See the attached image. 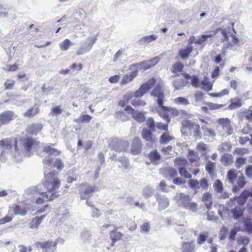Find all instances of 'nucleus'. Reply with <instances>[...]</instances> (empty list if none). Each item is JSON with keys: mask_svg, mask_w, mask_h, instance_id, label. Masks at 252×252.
Here are the masks:
<instances>
[{"mask_svg": "<svg viewBox=\"0 0 252 252\" xmlns=\"http://www.w3.org/2000/svg\"><path fill=\"white\" fill-rule=\"evenodd\" d=\"M202 200L205 204L206 207L210 209L212 205V195L209 192H205L203 194Z\"/></svg>", "mask_w": 252, "mask_h": 252, "instance_id": "34", "label": "nucleus"}, {"mask_svg": "<svg viewBox=\"0 0 252 252\" xmlns=\"http://www.w3.org/2000/svg\"><path fill=\"white\" fill-rule=\"evenodd\" d=\"M143 144L141 140L138 137H135L132 140L130 151L133 155L140 154L142 151Z\"/></svg>", "mask_w": 252, "mask_h": 252, "instance_id": "12", "label": "nucleus"}, {"mask_svg": "<svg viewBox=\"0 0 252 252\" xmlns=\"http://www.w3.org/2000/svg\"><path fill=\"white\" fill-rule=\"evenodd\" d=\"M202 85V89L206 91H210L212 90L213 87V84L209 82V79L207 77H205L204 80L201 82Z\"/></svg>", "mask_w": 252, "mask_h": 252, "instance_id": "41", "label": "nucleus"}, {"mask_svg": "<svg viewBox=\"0 0 252 252\" xmlns=\"http://www.w3.org/2000/svg\"><path fill=\"white\" fill-rule=\"evenodd\" d=\"M70 68L73 71L76 70L77 71H80L82 70L83 69V64L82 63H81L78 64H77L76 63H74L70 66Z\"/></svg>", "mask_w": 252, "mask_h": 252, "instance_id": "62", "label": "nucleus"}, {"mask_svg": "<svg viewBox=\"0 0 252 252\" xmlns=\"http://www.w3.org/2000/svg\"><path fill=\"white\" fill-rule=\"evenodd\" d=\"M248 197V190L244 189L239 196H235L233 198H231L229 203L234 204V201L237 199V204L242 207L246 203Z\"/></svg>", "mask_w": 252, "mask_h": 252, "instance_id": "15", "label": "nucleus"}, {"mask_svg": "<svg viewBox=\"0 0 252 252\" xmlns=\"http://www.w3.org/2000/svg\"><path fill=\"white\" fill-rule=\"evenodd\" d=\"M246 158L242 157H239L236 159L235 166L237 168H240L246 163Z\"/></svg>", "mask_w": 252, "mask_h": 252, "instance_id": "53", "label": "nucleus"}, {"mask_svg": "<svg viewBox=\"0 0 252 252\" xmlns=\"http://www.w3.org/2000/svg\"><path fill=\"white\" fill-rule=\"evenodd\" d=\"M249 242V238L246 236L241 237L237 240V243L239 245L247 246Z\"/></svg>", "mask_w": 252, "mask_h": 252, "instance_id": "57", "label": "nucleus"}, {"mask_svg": "<svg viewBox=\"0 0 252 252\" xmlns=\"http://www.w3.org/2000/svg\"><path fill=\"white\" fill-rule=\"evenodd\" d=\"M138 75V70L133 69L129 73L124 75L121 82V85H125L131 82Z\"/></svg>", "mask_w": 252, "mask_h": 252, "instance_id": "20", "label": "nucleus"}, {"mask_svg": "<svg viewBox=\"0 0 252 252\" xmlns=\"http://www.w3.org/2000/svg\"><path fill=\"white\" fill-rule=\"evenodd\" d=\"M148 158L152 163H154L160 160L161 156L157 150H155L148 154Z\"/></svg>", "mask_w": 252, "mask_h": 252, "instance_id": "33", "label": "nucleus"}, {"mask_svg": "<svg viewBox=\"0 0 252 252\" xmlns=\"http://www.w3.org/2000/svg\"><path fill=\"white\" fill-rule=\"evenodd\" d=\"M158 37L156 35H150L148 36H146L140 38L138 42L140 44H144L146 43H149L152 41H154L157 39Z\"/></svg>", "mask_w": 252, "mask_h": 252, "instance_id": "39", "label": "nucleus"}, {"mask_svg": "<svg viewBox=\"0 0 252 252\" xmlns=\"http://www.w3.org/2000/svg\"><path fill=\"white\" fill-rule=\"evenodd\" d=\"M213 187L214 188V189L217 192H221L223 190V186L220 180H217L214 185Z\"/></svg>", "mask_w": 252, "mask_h": 252, "instance_id": "51", "label": "nucleus"}, {"mask_svg": "<svg viewBox=\"0 0 252 252\" xmlns=\"http://www.w3.org/2000/svg\"><path fill=\"white\" fill-rule=\"evenodd\" d=\"M182 125L184 128L191 130L193 128L196 124L190 120H186L183 122Z\"/></svg>", "mask_w": 252, "mask_h": 252, "instance_id": "49", "label": "nucleus"}, {"mask_svg": "<svg viewBox=\"0 0 252 252\" xmlns=\"http://www.w3.org/2000/svg\"><path fill=\"white\" fill-rule=\"evenodd\" d=\"M151 94L152 96L157 97V101L159 108L158 110V115L161 118H167V116H166L165 114L163 113L165 110L163 108L168 107V106L163 105L165 96L161 86L159 84L157 85L151 92Z\"/></svg>", "mask_w": 252, "mask_h": 252, "instance_id": "2", "label": "nucleus"}, {"mask_svg": "<svg viewBox=\"0 0 252 252\" xmlns=\"http://www.w3.org/2000/svg\"><path fill=\"white\" fill-rule=\"evenodd\" d=\"M163 108L165 110L163 113H164L166 116H167V118L163 117L161 118L168 123L170 122L171 118L172 117H176L179 116L183 118H189L190 117V114L184 109L179 110L175 107L170 106L164 107Z\"/></svg>", "mask_w": 252, "mask_h": 252, "instance_id": "3", "label": "nucleus"}, {"mask_svg": "<svg viewBox=\"0 0 252 252\" xmlns=\"http://www.w3.org/2000/svg\"><path fill=\"white\" fill-rule=\"evenodd\" d=\"M39 108L37 104L28 109L24 114V116L27 118H32L37 115L39 113Z\"/></svg>", "mask_w": 252, "mask_h": 252, "instance_id": "26", "label": "nucleus"}, {"mask_svg": "<svg viewBox=\"0 0 252 252\" xmlns=\"http://www.w3.org/2000/svg\"><path fill=\"white\" fill-rule=\"evenodd\" d=\"M192 130H193L194 136L196 138H201L200 127L198 124H196Z\"/></svg>", "mask_w": 252, "mask_h": 252, "instance_id": "58", "label": "nucleus"}, {"mask_svg": "<svg viewBox=\"0 0 252 252\" xmlns=\"http://www.w3.org/2000/svg\"><path fill=\"white\" fill-rule=\"evenodd\" d=\"M208 237L209 234L208 232H205L200 234L197 238V243L199 245L203 244Z\"/></svg>", "mask_w": 252, "mask_h": 252, "instance_id": "50", "label": "nucleus"}, {"mask_svg": "<svg viewBox=\"0 0 252 252\" xmlns=\"http://www.w3.org/2000/svg\"><path fill=\"white\" fill-rule=\"evenodd\" d=\"M232 148V145L229 142H225L222 143L218 147V150L221 153H224L225 152H229L231 151Z\"/></svg>", "mask_w": 252, "mask_h": 252, "instance_id": "40", "label": "nucleus"}, {"mask_svg": "<svg viewBox=\"0 0 252 252\" xmlns=\"http://www.w3.org/2000/svg\"><path fill=\"white\" fill-rule=\"evenodd\" d=\"M166 124H163L161 122L156 123V127L158 129L167 131L168 129V125L169 123L166 122Z\"/></svg>", "mask_w": 252, "mask_h": 252, "instance_id": "54", "label": "nucleus"}, {"mask_svg": "<svg viewBox=\"0 0 252 252\" xmlns=\"http://www.w3.org/2000/svg\"><path fill=\"white\" fill-rule=\"evenodd\" d=\"M43 152L50 155L55 156H59L62 153L60 150L52 147L51 145H47L43 147Z\"/></svg>", "mask_w": 252, "mask_h": 252, "instance_id": "28", "label": "nucleus"}, {"mask_svg": "<svg viewBox=\"0 0 252 252\" xmlns=\"http://www.w3.org/2000/svg\"><path fill=\"white\" fill-rule=\"evenodd\" d=\"M159 61V58L158 57H155L149 61H144L138 63H133L129 66V69L147 70L155 66Z\"/></svg>", "mask_w": 252, "mask_h": 252, "instance_id": "7", "label": "nucleus"}, {"mask_svg": "<svg viewBox=\"0 0 252 252\" xmlns=\"http://www.w3.org/2000/svg\"><path fill=\"white\" fill-rule=\"evenodd\" d=\"M72 43L68 39H65L60 43L59 46L62 51L67 50Z\"/></svg>", "mask_w": 252, "mask_h": 252, "instance_id": "45", "label": "nucleus"}, {"mask_svg": "<svg viewBox=\"0 0 252 252\" xmlns=\"http://www.w3.org/2000/svg\"><path fill=\"white\" fill-rule=\"evenodd\" d=\"M28 209L25 206L20 204H13L10 206L8 209V213L9 215L14 216H25L27 214Z\"/></svg>", "mask_w": 252, "mask_h": 252, "instance_id": "11", "label": "nucleus"}, {"mask_svg": "<svg viewBox=\"0 0 252 252\" xmlns=\"http://www.w3.org/2000/svg\"><path fill=\"white\" fill-rule=\"evenodd\" d=\"M17 115L11 110H5L0 113V127L3 125L9 124L15 120Z\"/></svg>", "mask_w": 252, "mask_h": 252, "instance_id": "10", "label": "nucleus"}, {"mask_svg": "<svg viewBox=\"0 0 252 252\" xmlns=\"http://www.w3.org/2000/svg\"><path fill=\"white\" fill-rule=\"evenodd\" d=\"M174 103L176 105L187 106L189 104V100L184 97H178L173 99Z\"/></svg>", "mask_w": 252, "mask_h": 252, "instance_id": "43", "label": "nucleus"}, {"mask_svg": "<svg viewBox=\"0 0 252 252\" xmlns=\"http://www.w3.org/2000/svg\"><path fill=\"white\" fill-rule=\"evenodd\" d=\"M184 65L183 63L180 62H178L172 64L171 71L172 73L175 74L173 77L179 76L178 73L183 71Z\"/></svg>", "mask_w": 252, "mask_h": 252, "instance_id": "27", "label": "nucleus"}, {"mask_svg": "<svg viewBox=\"0 0 252 252\" xmlns=\"http://www.w3.org/2000/svg\"><path fill=\"white\" fill-rule=\"evenodd\" d=\"M131 104L135 107H142L146 104V102L145 100L138 98L131 100Z\"/></svg>", "mask_w": 252, "mask_h": 252, "instance_id": "47", "label": "nucleus"}, {"mask_svg": "<svg viewBox=\"0 0 252 252\" xmlns=\"http://www.w3.org/2000/svg\"><path fill=\"white\" fill-rule=\"evenodd\" d=\"M182 249L183 252H193L195 249V246L193 242H184L182 244Z\"/></svg>", "mask_w": 252, "mask_h": 252, "instance_id": "38", "label": "nucleus"}, {"mask_svg": "<svg viewBox=\"0 0 252 252\" xmlns=\"http://www.w3.org/2000/svg\"><path fill=\"white\" fill-rule=\"evenodd\" d=\"M166 174L171 178H174L177 175V171L173 167H169L166 169Z\"/></svg>", "mask_w": 252, "mask_h": 252, "instance_id": "63", "label": "nucleus"}, {"mask_svg": "<svg viewBox=\"0 0 252 252\" xmlns=\"http://www.w3.org/2000/svg\"><path fill=\"white\" fill-rule=\"evenodd\" d=\"M19 141L26 151L28 152L32 150V146L35 143L34 139L32 137L21 138Z\"/></svg>", "mask_w": 252, "mask_h": 252, "instance_id": "18", "label": "nucleus"}, {"mask_svg": "<svg viewBox=\"0 0 252 252\" xmlns=\"http://www.w3.org/2000/svg\"><path fill=\"white\" fill-rule=\"evenodd\" d=\"M248 153L249 150L244 148H236L234 151V154L241 156L248 154Z\"/></svg>", "mask_w": 252, "mask_h": 252, "instance_id": "59", "label": "nucleus"}, {"mask_svg": "<svg viewBox=\"0 0 252 252\" xmlns=\"http://www.w3.org/2000/svg\"><path fill=\"white\" fill-rule=\"evenodd\" d=\"M53 158L47 157L43 160V163L46 166H51L52 167L56 168L59 170H62L64 167V164L62 160L60 158H57L53 166H51L53 162Z\"/></svg>", "mask_w": 252, "mask_h": 252, "instance_id": "13", "label": "nucleus"}, {"mask_svg": "<svg viewBox=\"0 0 252 252\" xmlns=\"http://www.w3.org/2000/svg\"><path fill=\"white\" fill-rule=\"evenodd\" d=\"M17 143L16 138H15L13 141L12 138H5L0 140V146L7 149H11L13 145L15 151L17 152L20 150Z\"/></svg>", "mask_w": 252, "mask_h": 252, "instance_id": "14", "label": "nucleus"}, {"mask_svg": "<svg viewBox=\"0 0 252 252\" xmlns=\"http://www.w3.org/2000/svg\"><path fill=\"white\" fill-rule=\"evenodd\" d=\"M216 123L218 124L217 128H221L219 132L222 135H230L233 133V127L231 120L228 118H221L217 120Z\"/></svg>", "mask_w": 252, "mask_h": 252, "instance_id": "6", "label": "nucleus"}, {"mask_svg": "<svg viewBox=\"0 0 252 252\" xmlns=\"http://www.w3.org/2000/svg\"><path fill=\"white\" fill-rule=\"evenodd\" d=\"M13 218V215H9L8 214V215L5 216L3 218L0 219V225L10 222V221H12Z\"/></svg>", "mask_w": 252, "mask_h": 252, "instance_id": "60", "label": "nucleus"}, {"mask_svg": "<svg viewBox=\"0 0 252 252\" xmlns=\"http://www.w3.org/2000/svg\"><path fill=\"white\" fill-rule=\"evenodd\" d=\"M190 199L189 195H186L184 197L183 202V206L189 210L193 211H195L197 209V204L195 202H192L190 201Z\"/></svg>", "mask_w": 252, "mask_h": 252, "instance_id": "23", "label": "nucleus"}, {"mask_svg": "<svg viewBox=\"0 0 252 252\" xmlns=\"http://www.w3.org/2000/svg\"><path fill=\"white\" fill-rule=\"evenodd\" d=\"M207 105L208 107L203 106L201 108V110L204 112H208V108L211 110H216L220 109L224 106L223 104H218L212 102H209Z\"/></svg>", "mask_w": 252, "mask_h": 252, "instance_id": "37", "label": "nucleus"}, {"mask_svg": "<svg viewBox=\"0 0 252 252\" xmlns=\"http://www.w3.org/2000/svg\"><path fill=\"white\" fill-rule=\"evenodd\" d=\"M45 217L46 215H43L40 217L33 218L29 223L30 227L32 229L37 228Z\"/></svg>", "mask_w": 252, "mask_h": 252, "instance_id": "29", "label": "nucleus"}, {"mask_svg": "<svg viewBox=\"0 0 252 252\" xmlns=\"http://www.w3.org/2000/svg\"><path fill=\"white\" fill-rule=\"evenodd\" d=\"M226 177L229 183L233 184L237 177V174L234 169H230L227 171Z\"/></svg>", "mask_w": 252, "mask_h": 252, "instance_id": "42", "label": "nucleus"}, {"mask_svg": "<svg viewBox=\"0 0 252 252\" xmlns=\"http://www.w3.org/2000/svg\"><path fill=\"white\" fill-rule=\"evenodd\" d=\"M92 119V117L88 114L81 115L79 119L75 120L76 123H90Z\"/></svg>", "mask_w": 252, "mask_h": 252, "instance_id": "46", "label": "nucleus"}, {"mask_svg": "<svg viewBox=\"0 0 252 252\" xmlns=\"http://www.w3.org/2000/svg\"><path fill=\"white\" fill-rule=\"evenodd\" d=\"M215 168V163L210 161H208L205 166V169L206 171L210 174L213 173Z\"/></svg>", "mask_w": 252, "mask_h": 252, "instance_id": "52", "label": "nucleus"}, {"mask_svg": "<svg viewBox=\"0 0 252 252\" xmlns=\"http://www.w3.org/2000/svg\"><path fill=\"white\" fill-rule=\"evenodd\" d=\"M132 117L138 123H143L145 122L146 117L145 116V113L138 110H135L134 113L132 114Z\"/></svg>", "mask_w": 252, "mask_h": 252, "instance_id": "32", "label": "nucleus"}, {"mask_svg": "<svg viewBox=\"0 0 252 252\" xmlns=\"http://www.w3.org/2000/svg\"><path fill=\"white\" fill-rule=\"evenodd\" d=\"M174 139V137L170 135L168 132H164L159 138V142L161 144H168L170 141Z\"/></svg>", "mask_w": 252, "mask_h": 252, "instance_id": "35", "label": "nucleus"}, {"mask_svg": "<svg viewBox=\"0 0 252 252\" xmlns=\"http://www.w3.org/2000/svg\"><path fill=\"white\" fill-rule=\"evenodd\" d=\"M79 194L81 200L88 199L93 196V194L98 191V187L88 184H81L79 185Z\"/></svg>", "mask_w": 252, "mask_h": 252, "instance_id": "5", "label": "nucleus"}, {"mask_svg": "<svg viewBox=\"0 0 252 252\" xmlns=\"http://www.w3.org/2000/svg\"><path fill=\"white\" fill-rule=\"evenodd\" d=\"M118 230V228L116 227L109 233L110 238L112 241L111 246H114L116 242L122 240L124 236V234Z\"/></svg>", "mask_w": 252, "mask_h": 252, "instance_id": "17", "label": "nucleus"}, {"mask_svg": "<svg viewBox=\"0 0 252 252\" xmlns=\"http://www.w3.org/2000/svg\"><path fill=\"white\" fill-rule=\"evenodd\" d=\"M156 80L155 78L150 79L146 83L142 84L134 93L133 96L137 98L142 97L149 91L156 84Z\"/></svg>", "mask_w": 252, "mask_h": 252, "instance_id": "8", "label": "nucleus"}, {"mask_svg": "<svg viewBox=\"0 0 252 252\" xmlns=\"http://www.w3.org/2000/svg\"><path fill=\"white\" fill-rule=\"evenodd\" d=\"M179 171L180 175L184 178L187 179H190L191 178V174L189 173L185 167H180L179 169Z\"/></svg>", "mask_w": 252, "mask_h": 252, "instance_id": "55", "label": "nucleus"}, {"mask_svg": "<svg viewBox=\"0 0 252 252\" xmlns=\"http://www.w3.org/2000/svg\"><path fill=\"white\" fill-rule=\"evenodd\" d=\"M219 30L221 31V33L223 36L222 41H228L229 39L228 33H229L228 30L225 28L222 29H217L215 31L208 32V34L200 35L199 36L198 39L195 40V44L197 45H204L205 42L207 40V38L215 36Z\"/></svg>", "mask_w": 252, "mask_h": 252, "instance_id": "4", "label": "nucleus"}, {"mask_svg": "<svg viewBox=\"0 0 252 252\" xmlns=\"http://www.w3.org/2000/svg\"><path fill=\"white\" fill-rule=\"evenodd\" d=\"M245 210V208L244 207L236 206L231 210V212L234 219L238 220L243 217Z\"/></svg>", "mask_w": 252, "mask_h": 252, "instance_id": "24", "label": "nucleus"}, {"mask_svg": "<svg viewBox=\"0 0 252 252\" xmlns=\"http://www.w3.org/2000/svg\"><path fill=\"white\" fill-rule=\"evenodd\" d=\"M147 126L149 128L153 131H155L156 127V124L155 123L154 119L152 118H149L147 120Z\"/></svg>", "mask_w": 252, "mask_h": 252, "instance_id": "64", "label": "nucleus"}, {"mask_svg": "<svg viewBox=\"0 0 252 252\" xmlns=\"http://www.w3.org/2000/svg\"><path fill=\"white\" fill-rule=\"evenodd\" d=\"M242 106V102L240 99H238L235 101H231L228 106L229 110H233L240 107Z\"/></svg>", "mask_w": 252, "mask_h": 252, "instance_id": "48", "label": "nucleus"}, {"mask_svg": "<svg viewBox=\"0 0 252 252\" xmlns=\"http://www.w3.org/2000/svg\"><path fill=\"white\" fill-rule=\"evenodd\" d=\"M97 40L96 36L90 37L88 38V40L89 41V44L88 45L86 46H81L76 51V55L78 56H80L81 55H83L86 53L87 52L89 51L93 45L94 44Z\"/></svg>", "mask_w": 252, "mask_h": 252, "instance_id": "16", "label": "nucleus"}, {"mask_svg": "<svg viewBox=\"0 0 252 252\" xmlns=\"http://www.w3.org/2000/svg\"><path fill=\"white\" fill-rule=\"evenodd\" d=\"M237 185L233 186L232 188V191L233 192H237L240 188H243L246 184L245 178L244 175L239 176L237 180Z\"/></svg>", "mask_w": 252, "mask_h": 252, "instance_id": "30", "label": "nucleus"}, {"mask_svg": "<svg viewBox=\"0 0 252 252\" xmlns=\"http://www.w3.org/2000/svg\"><path fill=\"white\" fill-rule=\"evenodd\" d=\"M192 51V46H187L186 48L181 49L179 51V55L182 60H186L189 57Z\"/></svg>", "mask_w": 252, "mask_h": 252, "instance_id": "25", "label": "nucleus"}, {"mask_svg": "<svg viewBox=\"0 0 252 252\" xmlns=\"http://www.w3.org/2000/svg\"><path fill=\"white\" fill-rule=\"evenodd\" d=\"M117 117L122 121H126L128 120V116L123 111H119L116 112Z\"/></svg>", "mask_w": 252, "mask_h": 252, "instance_id": "61", "label": "nucleus"}, {"mask_svg": "<svg viewBox=\"0 0 252 252\" xmlns=\"http://www.w3.org/2000/svg\"><path fill=\"white\" fill-rule=\"evenodd\" d=\"M133 97V94L132 93L126 94L124 96V100H121L118 102V105L122 107H124L127 103H128L130 100Z\"/></svg>", "mask_w": 252, "mask_h": 252, "instance_id": "44", "label": "nucleus"}, {"mask_svg": "<svg viewBox=\"0 0 252 252\" xmlns=\"http://www.w3.org/2000/svg\"><path fill=\"white\" fill-rule=\"evenodd\" d=\"M141 135L143 139L152 144L154 143L156 141V136L150 130L146 128H144L142 129L141 132Z\"/></svg>", "mask_w": 252, "mask_h": 252, "instance_id": "19", "label": "nucleus"}, {"mask_svg": "<svg viewBox=\"0 0 252 252\" xmlns=\"http://www.w3.org/2000/svg\"><path fill=\"white\" fill-rule=\"evenodd\" d=\"M220 161L224 166H228L234 162V157L232 154L224 153L220 158Z\"/></svg>", "mask_w": 252, "mask_h": 252, "instance_id": "22", "label": "nucleus"}, {"mask_svg": "<svg viewBox=\"0 0 252 252\" xmlns=\"http://www.w3.org/2000/svg\"><path fill=\"white\" fill-rule=\"evenodd\" d=\"M41 185L46 191L40 193L45 198L46 201H51L59 197L60 194L58 190L61 186V182L58 177L57 172L52 171L45 173Z\"/></svg>", "mask_w": 252, "mask_h": 252, "instance_id": "1", "label": "nucleus"}, {"mask_svg": "<svg viewBox=\"0 0 252 252\" xmlns=\"http://www.w3.org/2000/svg\"><path fill=\"white\" fill-rule=\"evenodd\" d=\"M188 158L191 163L197 164L196 163H198L200 160L198 154L194 150H189Z\"/></svg>", "mask_w": 252, "mask_h": 252, "instance_id": "31", "label": "nucleus"}, {"mask_svg": "<svg viewBox=\"0 0 252 252\" xmlns=\"http://www.w3.org/2000/svg\"><path fill=\"white\" fill-rule=\"evenodd\" d=\"M188 81L183 79H178L174 81L173 86L176 90H179L181 88L186 86Z\"/></svg>", "mask_w": 252, "mask_h": 252, "instance_id": "36", "label": "nucleus"}, {"mask_svg": "<svg viewBox=\"0 0 252 252\" xmlns=\"http://www.w3.org/2000/svg\"><path fill=\"white\" fill-rule=\"evenodd\" d=\"M42 125L39 123H33L30 125L27 128L26 131L28 133L31 135H36L42 129Z\"/></svg>", "mask_w": 252, "mask_h": 252, "instance_id": "21", "label": "nucleus"}, {"mask_svg": "<svg viewBox=\"0 0 252 252\" xmlns=\"http://www.w3.org/2000/svg\"><path fill=\"white\" fill-rule=\"evenodd\" d=\"M58 241H47L44 242H37L35 245L36 248H40L43 252H53L57 248Z\"/></svg>", "mask_w": 252, "mask_h": 252, "instance_id": "9", "label": "nucleus"}, {"mask_svg": "<svg viewBox=\"0 0 252 252\" xmlns=\"http://www.w3.org/2000/svg\"><path fill=\"white\" fill-rule=\"evenodd\" d=\"M228 93H229V90L227 89H225L222 90L219 93H211V94H210V95H211L212 97H221L223 95L228 94Z\"/></svg>", "mask_w": 252, "mask_h": 252, "instance_id": "56", "label": "nucleus"}]
</instances>
